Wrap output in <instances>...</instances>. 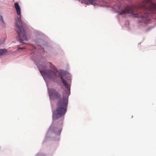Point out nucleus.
<instances>
[{
	"instance_id": "obj_4",
	"label": "nucleus",
	"mask_w": 156,
	"mask_h": 156,
	"mask_svg": "<svg viewBox=\"0 0 156 156\" xmlns=\"http://www.w3.org/2000/svg\"><path fill=\"white\" fill-rule=\"evenodd\" d=\"M51 67L54 70H40V72L41 75L43 76L46 77L55 81L58 77H60L65 87L67 89V91L69 92L70 91V85L68 84L63 78L61 73L55 68V67L54 66L52 65Z\"/></svg>"
},
{
	"instance_id": "obj_3",
	"label": "nucleus",
	"mask_w": 156,
	"mask_h": 156,
	"mask_svg": "<svg viewBox=\"0 0 156 156\" xmlns=\"http://www.w3.org/2000/svg\"><path fill=\"white\" fill-rule=\"evenodd\" d=\"M14 7L16 10V13L18 16L16 19L15 27L16 30L18 34V36L16 39L20 43H24L23 42V39L27 40L24 28L26 26V23L22 21L21 18V9L20 7L18 2L14 4Z\"/></svg>"
},
{
	"instance_id": "obj_9",
	"label": "nucleus",
	"mask_w": 156,
	"mask_h": 156,
	"mask_svg": "<svg viewBox=\"0 0 156 156\" xmlns=\"http://www.w3.org/2000/svg\"><path fill=\"white\" fill-rule=\"evenodd\" d=\"M61 129L59 130V132L58 133H57V134H58V135L60 134L61 133Z\"/></svg>"
},
{
	"instance_id": "obj_8",
	"label": "nucleus",
	"mask_w": 156,
	"mask_h": 156,
	"mask_svg": "<svg viewBox=\"0 0 156 156\" xmlns=\"http://www.w3.org/2000/svg\"><path fill=\"white\" fill-rule=\"evenodd\" d=\"M25 48L23 47V48H18V49H25Z\"/></svg>"
},
{
	"instance_id": "obj_7",
	"label": "nucleus",
	"mask_w": 156,
	"mask_h": 156,
	"mask_svg": "<svg viewBox=\"0 0 156 156\" xmlns=\"http://www.w3.org/2000/svg\"><path fill=\"white\" fill-rule=\"evenodd\" d=\"M0 20L2 21V22L4 23V21L2 17L1 16H0Z\"/></svg>"
},
{
	"instance_id": "obj_5",
	"label": "nucleus",
	"mask_w": 156,
	"mask_h": 156,
	"mask_svg": "<svg viewBox=\"0 0 156 156\" xmlns=\"http://www.w3.org/2000/svg\"><path fill=\"white\" fill-rule=\"evenodd\" d=\"M81 1V3H84L86 5L91 4L94 5H101V0H79Z\"/></svg>"
},
{
	"instance_id": "obj_2",
	"label": "nucleus",
	"mask_w": 156,
	"mask_h": 156,
	"mask_svg": "<svg viewBox=\"0 0 156 156\" xmlns=\"http://www.w3.org/2000/svg\"><path fill=\"white\" fill-rule=\"evenodd\" d=\"M49 94L54 98L58 100L57 104V108L53 112V119H58L64 115L66 111L68 103V98L63 94L62 98L61 99L60 94L55 89H51L48 90Z\"/></svg>"
},
{
	"instance_id": "obj_6",
	"label": "nucleus",
	"mask_w": 156,
	"mask_h": 156,
	"mask_svg": "<svg viewBox=\"0 0 156 156\" xmlns=\"http://www.w3.org/2000/svg\"><path fill=\"white\" fill-rule=\"evenodd\" d=\"M5 53V51L3 49H0V56L2 55Z\"/></svg>"
},
{
	"instance_id": "obj_1",
	"label": "nucleus",
	"mask_w": 156,
	"mask_h": 156,
	"mask_svg": "<svg viewBox=\"0 0 156 156\" xmlns=\"http://www.w3.org/2000/svg\"><path fill=\"white\" fill-rule=\"evenodd\" d=\"M143 1L144 2L150 3L148 7L146 8L145 10L146 12L144 13V15L141 13L135 12V9L132 6L127 7L125 9L119 12V14L123 15L130 13L134 16V17L138 18L139 23H147L151 20V16L152 17L154 15L156 14V2L152 3L151 0H143Z\"/></svg>"
}]
</instances>
